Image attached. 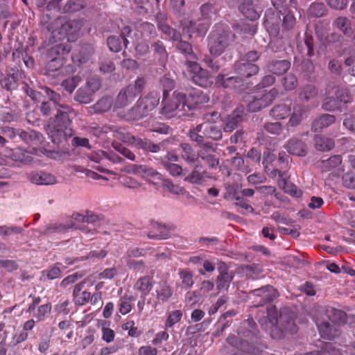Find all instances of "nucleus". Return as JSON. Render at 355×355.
Segmentation results:
<instances>
[{
    "mask_svg": "<svg viewBox=\"0 0 355 355\" xmlns=\"http://www.w3.org/2000/svg\"><path fill=\"white\" fill-rule=\"evenodd\" d=\"M114 148L130 160H135V156L132 152L120 144H113Z\"/></svg>",
    "mask_w": 355,
    "mask_h": 355,
    "instance_id": "49",
    "label": "nucleus"
},
{
    "mask_svg": "<svg viewBox=\"0 0 355 355\" xmlns=\"http://www.w3.org/2000/svg\"><path fill=\"white\" fill-rule=\"evenodd\" d=\"M144 85V79L138 78L134 84L121 89L115 99L113 110H116L128 106L141 92Z\"/></svg>",
    "mask_w": 355,
    "mask_h": 355,
    "instance_id": "3",
    "label": "nucleus"
},
{
    "mask_svg": "<svg viewBox=\"0 0 355 355\" xmlns=\"http://www.w3.org/2000/svg\"><path fill=\"white\" fill-rule=\"evenodd\" d=\"M121 183L125 187L131 189H138L141 187V184L135 179L130 177H125L121 181Z\"/></svg>",
    "mask_w": 355,
    "mask_h": 355,
    "instance_id": "47",
    "label": "nucleus"
},
{
    "mask_svg": "<svg viewBox=\"0 0 355 355\" xmlns=\"http://www.w3.org/2000/svg\"><path fill=\"white\" fill-rule=\"evenodd\" d=\"M171 235L169 227L159 223H155L152 230L149 232L148 236L153 239H165Z\"/></svg>",
    "mask_w": 355,
    "mask_h": 355,
    "instance_id": "19",
    "label": "nucleus"
},
{
    "mask_svg": "<svg viewBox=\"0 0 355 355\" xmlns=\"http://www.w3.org/2000/svg\"><path fill=\"white\" fill-rule=\"evenodd\" d=\"M302 118V111L301 110H295L290 118V125H297Z\"/></svg>",
    "mask_w": 355,
    "mask_h": 355,
    "instance_id": "63",
    "label": "nucleus"
},
{
    "mask_svg": "<svg viewBox=\"0 0 355 355\" xmlns=\"http://www.w3.org/2000/svg\"><path fill=\"white\" fill-rule=\"evenodd\" d=\"M180 278L182 282V288L188 289L193 284V274L187 270H184L179 272Z\"/></svg>",
    "mask_w": 355,
    "mask_h": 355,
    "instance_id": "31",
    "label": "nucleus"
},
{
    "mask_svg": "<svg viewBox=\"0 0 355 355\" xmlns=\"http://www.w3.org/2000/svg\"><path fill=\"white\" fill-rule=\"evenodd\" d=\"M100 82L98 79L93 78L87 82L85 87L88 91H90L93 94L100 88Z\"/></svg>",
    "mask_w": 355,
    "mask_h": 355,
    "instance_id": "58",
    "label": "nucleus"
},
{
    "mask_svg": "<svg viewBox=\"0 0 355 355\" xmlns=\"http://www.w3.org/2000/svg\"><path fill=\"white\" fill-rule=\"evenodd\" d=\"M17 135L19 137L26 143H33L35 140H40L41 135L35 131L27 132L25 131L17 130Z\"/></svg>",
    "mask_w": 355,
    "mask_h": 355,
    "instance_id": "35",
    "label": "nucleus"
},
{
    "mask_svg": "<svg viewBox=\"0 0 355 355\" xmlns=\"http://www.w3.org/2000/svg\"><path fill=\"white\" fill-rule=\"evenodd\" d=\"M164 186L168 191L175 195L183 196L186 193V191L183 187L178 184H174L171 182L166 181Z\"/></svg>",
    "mask_w": 355,
    "mask_h": 355,
    "instance_id": "44",
    "label": "nucleus"
},
{
    "mask_svg": "<svg viewBox=\"0 0 355 355\" xmlns=\"http://www.w3.org/2000/svg\"><path fill=\"white\" fill-rule=\"evenodd\" d=\"M337 98L340 100V102H343L344 103H347L352 101V98L349 94V92L346 89H342L338 91L337 92Z\"/></svg>",
    "mask_w": 355,
    "mask_h": 355,
    "instance_id": "55",
    "label": "nucleus"
},
{
    "mask_svg": "<svg viewBox=\"0 0 355 355\" xmlns=\"http://www.w3.org/2000/svg\"><path fill=\"white\" fill-rule=\"evenodd\" d=\"M240 3L239 9L241 12L250 20H256L259 15L255 10L252 0H238Z\"/></svg>",
    "mask_w": 355,
    "mask_h": 355,
    "instance_id": "16",
    "label": "nucleus"
},
{
    "mask_svg": "<svg viewBox=\"0 0 355 355\" xmlns=\"http://www.w3.org/2000/svg\"><path fill=\"white\" fill-rule=\"evenodd\" d=\"M177 48L182 53L186 54H191L192 53L191 46L187 42H178V43L177 44Z\"/></svg>",
    "mask_w": 355,
    "mask_h": 355,
    "instance_id": "62",
    "label": "nucleus"
},
{
    "mask_svg": "<svg viewBox=\"0 0 355 355\" xmlns=\"http://www.w3.org/2000/svg\"><path fill=\"white\" fill-rule=\"evenodd\" d=\"M128 173L142 175L144 178H152L157 180H162V175L155 169L147 165H132L128 170Z\"/></svg>",
    "mask_w": 355,
    "mask_h": 355,
    "instance_id": "11",
    "label": "nucleus"
},
{
    "mask_svg": "<svg viewBox=\"0 0 355 355\" xmlns=\"http://www.w3.org/2000/svg\"><path fill=\"white\" fill-rule=\"evenodd\" d=\"M317 94L318 91L314 86L307 85L303 89L300 96L302 98L308 101L311 98H313L315 96H317Z\"/></svg>",
    "mask_w": 355,
    "mask_h": 355,
    "instance_id": "45",
    "label": "nucleus"
},
{
    "mask_svg": "<svg viewBox=\"0 0 355 355\" xmlns=\"http://www.w3.org/2000/svg\"><path fill=\"white\" fill-rule=\"evenodd\" d=\"M21 228L15 226H0V236L10 235L13 233L19 234L21 232Z\"/></svg>",
    "mask_w": 355,
    "mask_h": 355,
    "instance_id": "52",
    "label": "nucleus"
},
{
    "mask_svg": "<svg viewBox=\"0 0 355 355\" xmlns=\"http://www.w3.org/2000/svg\"><path fill=\"white\" fill-rule=\"evenodd\" d=\"M253 293L254 295L261 297V303L270 302L277 297V291L270 286L254 290Z\"/></svg>",
    "mask_w": 355,
    "mask_h": 355,
    "instance_id": "17",
    "label": "nucleus"
},
{
    "mask_svg": "<svg viewBox=\"0 0 355 355\" xmlns=\"http://www.w3.org/2000/svg\"><path fill=\"white\" fill-rule=\"evenodd\" d=\"M226 192L225 193V198L228 200H239V197L237 196L238 187L235 185L227 184L225 187Z\"/></svg>",
    "mask_w": 355,
    "mask_h": 355,
    "instance_id": "48",
    "label": "nucleus"
},
{
    "mask_svg": "<svg viewBox=\"0 0 355 355\" xmlns=\"http://www.w3.org/2000/svg\"><path fill=\"white\" fill-rule=\"evenodd\" d=\"M113 101L110 97H104L100 99L94 106V109L96 112H103L108 111L112 107H113Z\"/></svg>",
    "mask_w": 355,
    "mask_h": 355,
    "instance_id": "28",
    "label": "nucleus"
},
{
    "mask_svg": "<svg viewBox=\"0 0 355 355\" xmlns=\"http://www.w3.org/2000/svg\"><path fill=\"white\" fill-rule=\"evenodd\" d=\"M243 114L244 111L243 109H238L237 110H236L234 112L232 117L226 123L224 127L225 131L232 132V130H234L236 128L238 123H239L242 120V116Z\"/></svg>",
    "mask_w": 355,
    "mask_h": 355,
    "instance_id": "25",
    "label": "nucleus"
},
{
    "mask_svg": "<svg viewBox=\"0 0 355 355\" xmlns=\"http://www.w3.org/2000/svg\"><path fill=\"white\" fill-rule=\"evenodd\" d=\"M202 16L205 19H211L215 15L214 8L211 4L205 3L200 7Z\"/></svg>",
    "mask_w": 355,
    "mask_h": 355,
    "instance_id": "53",
    "label": "nucleus"
},
{
    "mask_svg": "<svg viewBox=\"0 0 355 355\" xmlns=\"http://www.w3.org/2000/svg\"><path fill=\"white\" fill-rule=\"evenodd\" d=\"M220 275L217 278V289L218 291L225 290L229 286L232 279V275L226 272V266L223 264L219 268Z\"/></svg>",
    "mask_w": 355,
    "mask_h": 355,
    "instance_id": "22",
    "label": "nucleus"
},
{
    "mask_svg": "<svg viewBox=\"0 0 355 355\" xmlns=\"http://www.w3.org/2000/svg\"><path fill=\"white\" fill-rule=\"evenodd\" d=\"M92 94L90 91H88L85 87H83L80 88L75 96V100L81 103H89L92 98Z\"/></svg>",
    "mask_w": 355,
    "mask_h": 355,
    "instance_id": "32",
    "label": "nucleus"
},
{
    "mask_svg": "<svg viewBox=\"0 0 355 355\" xmlns=\"http://www.w3.org/2000/svg\"><path fill=\"white\" fill-rule=\"evenodd\" d=\"M80 81V78L78 76H73L70 78L64 80L62 86L69 93H72L76 86Z\"/></svg>",
    "mask_w": 355,
    "mask_h": 355,
    "instance_id": "39",
    "label": "nucleus"
},
{
    "mask_svg": "<svg viewBox=\"0 0 355 355\" xmlns=\"http://www.w3.org/2000/svg\"><path fill=\"white\" fill-rule=\"evenodd\" d=\"M239 73L243 77H250L258 73L259 67L251 63H241L239 67Z\"/></svg>",
    "mask_w": 355,
    "mask_h": 355,
    "instance_id": "27",
    "label": "nucleus"
},
{
    "mask_svg": "<svg viewBox=\"0 0 355 355\" xmlns=\"http://www.w3.org/2000/svg\"><path fill=\"white\" fill-rule=\"evenodd\" d=\"M210 116H218V114L214 112L211 115H207V121L198 125L196 127V130L198 132H202L205 137L211 138L214 140H218L222 137L220 128L216 125L209 121Z\"/></svg>",
    "mask_w": 355,
    "mask_h": 355,
    "instance_id": "9",
    "label": "nucleus"
},
{
    "mask_svg": "<svg viewBox=\"0 0 355 355\" xmlns=\"http://www.w3.org/2000/svg\"><path fill=\"white\" fill-rule=\"evenodd\" d=\"M90 298V293L87 291H83L81 293H78L73 296L74 302L78 305H83L87 303Z\"/></svg>",
    "mask_w": 355,
    "mask_h": 355,
    "instance_id": "51",
    "label": "nucleus"
},
{
    "mask_svg": "<svg viewBox=\"0 0 355 355\" xmlns=\"http://www.w3.org/2000/svg\"><path fill=\"white\" fill-rule=\"evenodd\" d=\"M241 83V78L238 77H228L225 78V76L219 74L216 80V84L218 86H223V87H233L237 88L238 85Z\"/></svg>",
    "mask_w": 355,
    "mask_h": 355,
    "instance_id": "23",
    "label": "nucleus"
},
{
    "mask_svg": "<svg viewBox=\"0 0 355 355\" xmlns=\"http://www.w3.org/2000/svg\"><path fill=\"white\" fill-rule=\"evenodd\" d=\"M174 290L166 281H159L154 284V291L152 296L154 297L151 302L152 306L156 308L172 299Z\"/></svg>",
    "mask_w": 355,
    "mask_h": 355,
    "instance_id": "8",
    "label": "nucleus"
},
{
    "mask_svg": "<svg viewBox=\"0 0 355 355\" xmlns=\"http://www.w3.org/2000/svg\"><path fill=\"white\" fill-rule=\"evenodd\" d=\"M277 94L276 89H271L264 94L261 97H256L248 105L250 112H257L263 107L268 106L276 98Z\"/></svg>",
    "mask_w": 355,
    "mask_h": 355,
    "instance_id": "10",
    "label": "nucleus"
},
{
    "mask_svg": "<svg viewBox=\"0 0 355 355\" xmlns=\"http://www.w3.org/2000/svg\"><path fill=\"white\" fill-rule=\"evenodd\" d=\"M271 114L276 119H283L288 115V110L285 105H278L272 109Z\"/></svg>",
    "mask_w": 355,
    "mask_h": 355,
    "instance_id": "36",
    "label": "nucleus"
},
{
    "mask_svg": "<svg viewBox=\"0 0 355 355\" xmlns=\"http://www.w3.org/2000/svg\"><path fill=\"white\" fill-rule=\"evenodd\" d=\"M234 34L222 26L216 27L209 37V48L211 54L220 55L225 48L233 41Z\"/></svg>",
    "mask_w": 355,
    "mask_h": 355,
    "instance_id": "2",
    "label": "nucleus"
},
{
    "mask_svg": "<svg viewBox=\"0 0 355 355\" xmlns=\"http://www.w3.org/2000/svg\"><path fill=\"white\" fill-rule=\"evenodd\" d=\"M161 84L164 87V96H166V92L167 90H171L174 87V81L170 78L163 77L161 80Z\"/></svg>",
    "mask_w": 355,
    "mask_h": 355,
    "instance_id": "59",
    "label": "nucleus"
},
{
    "mask_svg": "<svg viewBox=\"0 0 355 355\" xmlns=\"http://www.w3.org/2000/svg\"><path fill=\"white\" fill-rule=\"evenodd\" d=\"M322 107L326 110H334L338 108L336 105V100L333 98H327L324 99Z\"/></svg>",
    "mask_w": 355,
    "mask_h": 355,
    "instance_id": "61",
    "label": "nucleus"
},
{
    "mask_svg": "<svg viewBox=\"0 0 355 355\" xmlns=\"http://www.w3.org/2000/svg\"><path fill=\"white\" fill-rule=\"evenodd\" d=\"M160 28L163 33L168 35L170 38L174 40H178L180 38V33L168 25L162 24Z\"/></svg>",
    "mask_w": 355,
    "mask_h": 355,
    "instance_id": "50",
    "label": "nucleus"
},
{
    "mask_svg": "<svg viewBox=\"0 0 355 355\" xmlns=\"http://www.w3.org/2000/svg\"><path fill=\"white\" fill-rule=\"evenodd\" d=\"M162 163L171 175L177 176L182 174L183 170L180 165L168 161H162Z\"/></svg>",
    "mask_w": 355,
    "mask_h": 355,
    "instance_id": "38",
    "label": "nucleus"
},
{
    "mask_svg": "<svg viewBox=\"0 0 355 355\" xmlns=\"http://www.w3.org/2000/svg\"><path fill=\"white\" fill-rule=\"evenodd\" d=\"M335 122V117L331 114H323L316 118L312 123L311 129L314 132H320Z\"/></svg>",
    "mask_w": 355,
    "mask_h": 355,
    "instance_id": "18",
    "label": "nucleus"
},
{
    "mask_svg": "<svg viewBox=\"0 0 355 355\" xmlns=\"http://www.w3.org/2000/svg\"><path fill=\"white\" fill-rule=\"evenodd\" d=\"M72 113L73 110L68 106L60 105L55 119L46 125V131L53 142L59 143L71 135V130L67 127L70 124L69 114Z\"/></svg>",
    "mask_w": 355,
    "mask_h": 355,
    "instance_id": "1",
    "label": "nucleus"
},
{
    "mask_svg": "<svg viewBox=\"0 0 355 355\" xmlns=\"http://www.w3.org/2000/svg\"><path fill=\"white\" fill-rule=\"evenodd\" d=\"M186 96L184 94L175 92L173 96L167 99L164 96L162 114L168 117L177 114L181 111H185Z\"/></svg>",
    "mask_w": 355,
    "mask_h": 355,
    "instance_id": "7",
    "label": "nucleus"
},
{
    "mask_svg": "<svg viewBox=\"0 0 355 355\" xmlns=\"http://www.w3.org/2000/svg\"><path fill=\"white\" fill-rule=\"evenodd\" d=\"M321 336L327 339H332L339 335L337 324L328 321L318 324Z\"/></svg>",
    "mask_w": 355,
    "mask_h": 355,
    "instance_id": "15",
    "label": "nucleus"
},
{
    "mask_svg": "<svg viewBox=\"0 0 355 355\" xmlns=\"http://www.w3.org/2000/svg\"><path fill=\"white\" fill-rule=\"evenodd\" d=\"M130 302H131V298L128 296H124L120 299L119 304V312L121 314L125 315L131 311L132 306H131Z\"/></svg>",
    "mask_w": 355,
    "mask_h": 355,
    "instance_id": "42",
    "label": "nucleus"
},
{
    "mask_svg": "<svg viewBox=\"0 0 355 355\" xmlns=\"http://www.w3.org/2000/svg\"><path fill=\"white\" fill-rule=\"evenodd\" d=\"M342 162L340 155H334L321 162V167L323 170L329 171L331 168L338 166Z\"/></svg>",
    "mask_w": 355,
    "mask_h": 355,
    "instance_id": "29",
    "label": "nucleus"
},
{
    "mask_svg": "<svg viewBox=\"0 0 355 355\" xmlns=\"http://www.w3.org/2000/svg\"><path fill=\"white\" fill-rule=\"evenodd\" d=\"M279 318V313L275 306L270 305L267 308V318L271 326L277 324Z\"/></svg>",
    "mask_w": 355,
    "mask_h": 355,
    "instance_id": "43",
    "label": "nucleus"
},
{
    "mask_svg": "<svg viewBox=\"0 0 355 355\" xmlns=\"http://www.w3.org/2000/svg\"><path fill=\"white\" fill-rule=\"evenodd\" d=\"M209 101V97L200 90H195L189 94L186 99V105L189 110L194 108L196 106L204 104Z\"/></svg>",
    "mask_w": 355,
    "mask_h": 355,
    "instance_id": "13",
    "label": "nucleus"
},
{
    "mask_svg": "<svg viewBox=\"0 0 355 355\" xmlns=\"http://www.w3.org/2000/svg\"><path fill=\"white\" fill-rule=\"evenodd\" d=\"M288 69V62L286 60L276 61L271 67V71L277 75H282Z\"/></svg>",
    "mask_w": 355,
    "mask_h": 355,
    "instance_id": "37",
    "label": "nucleus"
},
{
    "mask_svg": "<svg viewBox=\"0 0 355 355\" xmlns=\"http://www.w3.org/2000/svg\"><path fill=\"white\" fill-rule=\"evenodd\" d=\"M130 142L139 149L151 153H157L160 150V146L158 144L152 143L149 139L135 138L131 137Z\"/></svg>",
    "mask_w": 355,
    "mask_h": 355,
    "instance_id": "14",
    "label": "nucleus"
},
{
    "mask_svg": "<svg viewBox=\"0 0 355 355\" xmlns=\"http://www.w3.org/2000/svg\"><path fill=\"white\" fill-rule=\"evenodd\" d=\"M182 317V313L180 310H175L168 313V316L165 322L166 328L172 327L174 324L180 322Z\"/></svg>",
    "mask_w": 355,
    "mask_h": 355,
    "instance_id": "34",
    "label": "nucleus"
},
{
    "mask_svg": "<svg viewBox=\"0 0 355 355\" xmlns=\"http://www.w3.org/2000/svg\"><path fill=\"white\" fill-rule=\"evenodd\" d=\"M92 53L93 48L89 45H85L80 48L78 53L73 54L72 60L74 63L82 64L89 60Z\"/></svg>",
    "mask_w": 355,
    "mask_h": 355,
    "instance_id": "20",
    "label": "nucleus"
},
{
    "mask_svg": "<svg viewBox=\"0 0 355 355\" xmlns=\"http://www.w3.org/2000/svg\"><path fill=\"white\" fill-rule=\"evenodd\" d=\"M159 102V95L157 93H150L139 98L136 105L130 110L128 119L134 120L145 116L156 107Z\"/></svg>",
    "mask_w": 355,
    "mask_h": 355,
    "instance_id": "4",
    "label": "nucleus"
},
{
    "mask_svg": "<svg viewBox=\"0 0 355 355\" xmlns=\"http://www.w3.org/2000/svg\"><path fill=\"white\" fill-rule=\"evenodd\" d=\"M115 334L114 331L107 327L102 328V339L106 343H110L114 340Z\"/></svg>",
    "mask_w": 355,
    "mask_h": 355,
    "instance_id": "56",
    "label": "nucleus"
},
{
    "mask_svg": "<svg viewBox=\"0 0 355 355\" xmlns=\"http://www.w3.org/2000/svg\"><path fill=\"white\" fill-rule=\"evenodd\" d=\"M203 179L202 174L198 170V166H196L192 173L185 178V181L191 184H200Z\"/></svg>",
    "mask_w": 355,
    "mask_h": 355,
    "instance_id": "40",
    "label": "nucleus"
},
{
    "mask_svg": "<svg viewBox=\"0 0 355 355\" xmlns=\"http://www.w3.org/2000/svg\"><path fill=\"white\" fill-rule=\"evenodd\" d=\"M343 125L349 130L355 132V115L345 118L343 121Z\"/></svg>",
    "mask_w": 355,
    "mask_h": 355,
    "instance_id": "64",
    "label": "nucleus"
},
{
    "mask_svg": "<svg viewBox=\"0 0 355 355\" xmlns=\"http://www.w3.org/2000/svg\"><path fill=\"white\" fill-rule=\"evenodd\" d=\"M187 65L188 75L195 84L202 87H208L212 85V78L209 71L201 68L196 62L188 61Z\"/></svg>",
    "mask_w": 355,
    "mask_h": 355,
    "instance_id": "6",
    "label": "nucleus"
},
{
    "mask_svg": "<svg viewBox=\"0 0 355 355\" xmlns=\"http://www.w3.org/2000/svg\"><path fill=\"white\" fill-rule=\"evenodd\" d=\"M182 148V157L189 164L194 163L197 159L198 157L193 153L191 147L187 144L181 145Z\"/></svg>",
    "mask_w": 355,
    "mask_h": 355,
    "instance_id": "30",
    "label": "nucleus"
},
{
    "mask_svg": "<svg viewBox=\"0 0 355 355\" xmlns=\"http://www.w3.org/2000/svg\"><path fill=\"white\" fill-rule=\"evenodd\" d=\"M122 40L123 42V45L125 46H127L128 43V40L125 38H123L121 37L112 36L108 37L107 39V45L110 51L114 52H119L122 49Z\"/></svg>",
    "mask_w": 355,
    "mask_h": 355,
    "instance_id": "26",
    "label": "nucleus"
},
{
    "mask_svg": "<svg viewBox=\"0 0 355 355\" xmlns=\"http://www.w3.org/2000/svg\"><path fill=\"white\" fill-rule=\"evenodd\" d=\"M328 4L336 10H343L346 8L348 0H328Z\"/></svg>",
    "mask_w": 355,
    "mask_h": 355,
    "instance_id": "60",
    "label": "nucleus"
},
{
    "mask_svg": "<svg viewBox=\"0 0 355 355\" xmlns=\"http://www.w3.org/2000/svg\"><path fill=\"white\" fill-rule=\"evenodd\" d=\"M335 25L345 34H349L351 33V22L347 17H340L337 18L335 21Z\"/></svg>",
    "mask_w": 355,
    "mask_h": 355,
    "instance_id": "33",
    "label": "nucleus"
},
{
    "mask_svg": "<svg viewBox=\"0 0 355 355\" xmlns=\"http://www.w3.org/2000/svg\"><path fill=\"white\" fill-rule=\"evenodd\" d=\"M309 14L315 17H322L325 12V7L322 3H312L309 9Z\"/></svg>",
    "mask_w": 355,
    "mask_h": 355,
    "instance_id": "41",
    "label": "nucleus"
},
{
    "mask_svg": "<svg viewBox=\"0 0 355 355\" xmlns=\"http://www.w3.org/2000/svg\"><path fill=\"white\" fill-rule=\"evenodd\" d=\"M153 279L148 276L140 277L135 284V289L139 291L142 295H146L149 293L153 288Z\"/></svg>",
    "mask_w": 355,
    "mask_h": 355,
    "instance_id": "21",
    "label": "nucleus"
},
{
    "mask_svg": "<svg viewBox=\"0 0 355 355\" xmlns=\"http://www.w3.org/2000/svg\"><path fill=\"white\" fill-rule=\"evenodd\" d=\"M29 180L39 185H51L57 182L56 178L51 174L45 172H34L28 175Z\"/></svg>",
    "mask_w": 355,
    "mask_h": 355,
    "instance_id": "12",
    "label": "nucleus"
},
{
    "mask_svg": "<svg viewBox=\"0 0 355 355\" xmlns=\"http://www.w3.org/2000/svg\"><path fill=\"white\" fill-rule=\"evenodd\" d=\"M315 148L320 151H326L332 149L334 146V141L324 136L317 135L315 137Z\"/></svg>",
    "mask_w": 355,
    "mask_h": 355,
    "instance_id": "24",
    "label": "nucleus"
},
{
    "mask_svg": "<svg viewBox=\"0 0 355 355\" xmlns=\"http://www.w3.org/2000/svg\"><path fill=\"white\" fill-rule=\"evenodd\" d=\"M116 275V270L114 268H106L102 272L99 273L100 279H111Z\"/></svg>",
    "mask_w": 355,
    "mask_h": 355,
    "instance_id": "57",
    "label": "nucleus"
},
{
    "mask_svg": "<svg viewBox=\"0 0 355 355\" xmlns=\"http://www.w3.org/2000/svg\"><path fill=\"white\" fill-rule=\"evenodd\" d=\"M51 309V306L48 304L39 306L37 313L35 314V316L37 318L38 320H43L46 315L50 313Z\"/></svg>",
    "mask_w": 355,
    "mask_h": 355,
    "instance_id": "54",
    "label": "nucleus"
},
{
    "mask_svg": "<svg viewBox=\"0 0 355 355\" xmlns=\"http://www.w3.org/2000/svg\"><path fill=\"white\" fill-rule=\"evenodd\" d=\"M290 153L298 156L304 155V149L303 143L299 141H293L291 145L290 144Z\"/></svg>",
    "mask_w": 355,
    "mask_h": 355,
    "instance_id": "46",
    "label": "nucleus"
},
{
    "mask_svg": "<svg viewBox=\"0 0 355 355\" xmlns=\"http://www.w3.org/2000/svg\"><path fill=\"white\" fill-rule=\"evenodd\" d=\"M53 37L61 40L65 37L76 35L80 30V24L76 21H67L64 18H58L51 26Z\"/></svg>",
    "mask_w": 355,
    "mask_h": 355,
    "instance_id": "5",
    "label": "nucleus"
}]
</instances>
